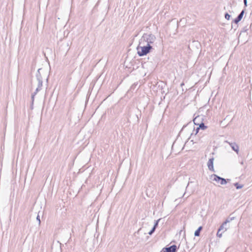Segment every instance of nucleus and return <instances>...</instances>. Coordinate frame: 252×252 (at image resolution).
Here are the masks:
<instances>
[{
	"label": "nucleus",
	"instance_id": "obj_1",
	"mask_svg": "<svg viewBox=\"0 0 252 252\" xmlns=\"http://www.w3.org/2000/svg\"><path fill=\"white\" fill-rule=\"evenodd\" d=\"M156 39V36L152 34L144 33L140 39V44L152 45Z\"/></svg>",
	"mask_w": 252,
	"mask_h": 252
},
{
	"label": "nucleus",
	"instance_id": "obj_2",
	"mask_svg": "<svg viewBox=\"0 0 252 252\" xmlns=\"http://www.w3.org/2000/svg\"><path fill=\"white\" fill-rule=\"evenodd\" d=\"M143 46H138L137 48V54L139 56H143L147 55L152 49V45L142 44Z\"/></svg>",
	"mask_w": 252,
	"mask_h": 252
},
{
	"label": "nucleus",
	"instance_id": "obj_3",
	"mask_svg": "<svg viewBox=\"0 0 252 252\" xmlns=\"http://www.w3.org/2000/svg\"><path fill=\"white\" fill-rule=\"evenodd\" d=\"M194 130V127H192V126L191 124H188L186 126H185L182 128L180 133H189L190 135H192L193 133L192 131Z\"/></svg>",
	"mask_w": 252,
	"mask_h": 252
},
{
	"label": "nucleus",
	"instance_id": "obj_4",
	"mask_svg": "<svg viewBox=\"0 0 252 252\" xmlns=\"http://www.w3.org/2000/svg\"><path fill=\"white\" fill-rule=\"evenodd\" d=\"M211 178L213 179V181H215L218 183H220L221 185H225L227 183V181L224 178H221L216 174H213L211 176Z\"/></svg>",
	"mask_w": 252,
	"mask_h": 252
},
{
	"label": "nucleus",
	"instance_id": "obj_5",
	"mask_svg": "<svg viewBox=\"0 0 252 252\" xmlns=\"http://www.w3.org/2000/svg\"><path fill=\"white\" fill-rule=\"evenodd\" d=\"M232 220V218L230 219V220H226L224 222H223L222 224L220 227L219 230L221 231L222 232H224L225 231H226L229 227L228 223L229 222Z\"/></svg>",
	"mask_w": 252,
	"mask_h": 252
},
{
	"label": "nucleus",
	"instance_id": "obj_6",
	"mask_svg": "<svg viewBox=\"0 0 252 252\" xmlns=\"http://www.w3.org/2000/svg\"><path fill=\"white\" fill-rule=\"evenodd\" d=\"M199 119V117H196L193 119L194 124L196 125H199V127L196 128L195 130V134H196L199 130L200 128L202 129H205L206 128V126L204 125L203 123H201L199 124L197 123V120Z\"/></svg>",
	"mask_w": 252,
	"mask_h": 252
},
{
	"label": "nucleus",
	"instance_id": "obj_7",
	"mask_svg": "<svg viewBox=\"0 0 252 252\" xmlns=\"http://www.w3.org/2000/svg\"><path fill=\"white\" fill-rule=\"evenodd\" d=\"M225 142L227 143L230 146L233 151L236 152L237 154H238L239 151V147L236 143L229 142L227 141H226Z\"/></svg>",
	"mask_w": 252,
	"mask_h": 252
},
{
	"label": "nucleus",
	"instance_id": "obj_8",
	"mask_svg": "<svg viewBox=\"0 0 252 252\" xmlns=\"http://www.w3.org/2000/svg\"><path fill=\"white\" fill-rule=\"evenodd\" d=\"M214 158H211L209 159L208 162H207V166L209 169V170L212 171H215L214 166H213V163H214Z\"/></svg>",
	"mask_w": 252,
	"mask_h": 252
},
{
	"label": "nucleus",
	"instance_id": "obj_9",
	"mask_svg": "<svg viewBox=\"0 0 252 252\" xmlns=\"http://www.w3.org/2000/svg\"><path fill=\"white\" fill-rule=\"evenodd\" d=\"M165 252H176L177 251V247L176 245H172L168 248H165Z\"/></svg>",
	"mask_w": 252,
	"mask_h": 252
},
{
	"label": "nucleus",
	"instance_id": "obj_10",
	"mask_svg": "<svg viewBox=\"0 0 252 252\" xmlns=\"http://www.w3.org/2000/svg\"><path fill=\"white\" fill-rule=\"evenodd\" d=\"M244 10H242L241 12V13L238 15L237 17L234 20V22L236 24L238 23L239 21H240L241 20V19L243 18V16L244 15Z\"/></svg>",
	"mask_w": 252,
	"mask_h": 252
},
{
	"label": "nucleus",
	"instance_id": "obj_11",
	"mask_svg": "<svg viewBox=\"0 0 252 252\" xmlns=\"http://www.w3.org/2000/svg\"><path fill=\"white\" fill-rule=\"evenodd\" d=\"M37 79L38 80V88L41 89L42 87V79L40 75L37 74Z\"/></svg>",
	"mask_w": 252,
	"mask_h": 252
},
{
	"label": "nucleus",
	"instance_id": "obj_12",
	"mask_svg": "<svg viewBox=\"0 0 252 252\" xmlns=\"http://www.w3.org/2000/svg\"><path fill=\"white\" fill-rule=\"evenodd\" d=\"M202 227L201 226H200L198 227V228L194 232V235L195 236H198L200 235V232L201 230L202 229Z\"/></svg>",
	"mask_w": 252,
	"mask_h": 252
},
{
	"label": "nucleus",
	"instance_id": "obj_13",
	"mask_svg": "<svg viewBox=\"0 0 252 252\" xmlns=\"http://www.w3.org/2000/svg\"><path fill=\"white\" fill-rule=\"evenodd\" d=\"M235 187L237 189H240L243 188V186L242 185H239L238 183H235L234 184Z\"/></svg>",
	"mask_w": 252,
	"mask_h": 252
},
{
	"label": "nucleus",
	"instance_id": "obj_14",
	"mask_svg": "<svg viewBox=\"0 0 252 252\" xmlns=\"http://www.w3.org/2000/svg\"><path fill=\"white\" fill-rule=\"evenodd\" d=\"M41 90V89L40 88H38V87H37V88H36V90H35V92L34 93V94H32V99H33L34 95L37 94V93L39 91H40V90Z\"/></svg>",
	"mask_w": 252,
	"mask_h": 252
},
{
	"label": "nucleus",
	"instance_id": "obj_15",
	"mask_svg": "<svg viewBox=\"0 0 252 252\" xmlns=\"http://www.w3.org/2000/svg\"><path fill=\"white\" fill-rule=\"evenodd\" d=\"M222 232L221 231H220L219 229L217 233V235L218 237L220 238L222 236Z\"/></svg>",
	"mask_w": 252,
	"mask_h": 252
},
{
	"label": "nucleus",
	"instance_id": "obj_16",
	"mask_svg": "<svg viewBox=\"0 0 252 252\" xmlns=\"http://www.w3.org/2000/svg\"><path fill=\"white\" fill-rule=\"evenodd\" d=\"M160 219L156 220L155 222V224H154V228H155V229L156 228V227H157L158 225V221H159Z\"/></svg>",
	"mask_w": 252,
	"mask_h": 252
},
{
	"label": "nucleus",
	"instance_id": "obj_17",
	"mask_svg": "<svg viewBox=\"0 0 252 252\" xmlns=\"http://www.w3.org/2000/svg\"><path fill=\"white\" fill-rule=\"evenodd\" d=\"M155 228L153 227V228L151 230H150V231L148 233V234L150 235H151L154 232V231H155Z\"/></svg>",
	"mask_w": 252,
	"mask_h": 252
},
{
	"label": "nucleus",
	"instance_id": "obj_18",
	"mask_svg": "<svg viewBox=\"0 0 252 252\" xmlns=\"http://www.w3.org/2000/svg\"><path fill=\"white\" fill-rule=\"evenodd\" d=\"M225 18L227 20H229L230 18V15L229 14H228V13H226L225 14Z\"/></svg>",
	"mask_w": 252,
	"mask_h": 252
},
{
	"label": "nucleus",
	"instance_id": "obj_19",
	"mask_svg": "<svg viewBox=\"0 0 252 252\" xmlns=\"http://www.w3.org/2000/svg\"><path fill=\"white\" fill-rule=\"evenodd\" d=\"M191 143H192V144H193V140H190V141H189V140H188L185 143V145H189Z\"/></svg>",
	"mask_w": 252,
	"mask_h": 252
},
{
	"label": "nucleus",
	"instance_id": "obj_20",
	"mask_svg": "<svg viewBox=\"0 0 252 252\" xmlns=\"http://www.w3.org/2000/svg\"><path fill=\"white\" fill-rule=\"evenodd\" d=\"M36 220L38 221V224L39 225L40 224V218H39V215H37V217H36Z\"/></svg>",
	"mask_w": 252,
	"mask_h": 252
},
{
	"label": "nucleus",
	"instance_id": "obj_21",
	"mask_svg": "<svg viewBox=\"0 0 252 252\" xmlns=\"http://www.w3.org/2000/svg\"><path fill=\"white\" fill-rule=\"evenodd\" d=\"M244 3L245 6L246 7L247 6V0H244Z\"/></svg>",
	"mask_w": 252,
	"mask_h": 252
},
{
	"label": "nucleus",
	"instance_id": "obj_22",
	"mask_svg": "<svg viewBox=\"0 0 252 252\" xmlns=\"http://www.w3.org/2000/svg\"><path fill=\"white\" fill-rule=\"evenodd\" d=\"M40 70H41V69H38L37 72H38V74H39V73H40Z\"/></svg>",
	"mask_w": 252,
	"mask_h": 252
},
{
	"label": "nucleus",
	"instance_id": "obj_23",
	"mask_svg": "<svg viewBox=\"0 0 252 252\" xmlns=\"http://www.w3.org/2000/svg\"><path fill=\"white\" fill-rule=\"evenodd\" d=\"M240 163H241V165H243L244 164V162L242 161Z\"/></svg>",
	"mask_w": 252,
	"mask_h": 252
}]
</instances>
